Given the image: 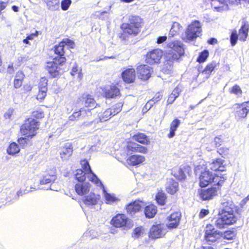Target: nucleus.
<instances>
[{
    "label": "nucleus",
    "instance_id": "obj_18",
    "mask_svg": "<svg viewBox=\"0 0 249 249\" xmlns=\"http://www.w3.org/2000/svg\"><path fill=\"white\" fill-rule=\"evenodd\" d=\"M126 149L127 151V154H131L133 152H139L145 154L146 153L147 151L146 147L140 145L134 142H128L126 145Z\"/></svg>",
    "mask_w": 249,
    "mask_h": 249
},
{
    "label": "nucleus",
    "instance_id": "obj_9",
    "mask_svg": "<svg viewBox=\"0 0 249 249\" xmlns=\"http://www.w3.org/2000/svg\"><path fill=\"white\" fill-rule=\"evenodd\" d=\"M111 224L116 227H123L124 230H128L133 226L132 221L124 214H118L114 217Z\"/></svg>",
    "mask_w": 249,
    "mask_h": 249
},
{
    "label": "nucleus",
    "instance_id": "obj_14",
    "mask_svg": "<svg viewBox=\"0 0 249 249\" xmlns=\"http://www.w3.org/2000/svg\"><path fill=\"white\" fill-rule=\"evenodd\" d=\"M73 147L70 142L65 143L60 149V157L63 161L68 160L73 153Z\"/></svg>",
    "mask_w": 249,
    "mask_h": 249
},
{
    "label": "nucleus",
    "instance_id": "obj_60",
    "mask_svg": "<svg viewBox=\"0 0 249 249\" xmlns=\"http://www.w3.org/2000/svg\"><path fill=\"white\" fill-rule=\"evenodd\" d=\"M214 144L215 147H219L221 145V139L218 137L215 138L214 140Z\"/></svg>",
    "mask_w": 249,
    "mask_h": 249
},
{
    "label": "nucleus",
    "instance_id": "obj_52",
    "mask_svg": "<svg viewBox=\"0 0 249 249\" xmlns=\"http://www.w3.org/2000/svg\"><path fill=\"white\" fill-rule=\"evenodd\" d=\"M45 1L50 8L58 5L59 3V0H45Z\"/></svg>",
    "mask_w": 249,
    "mask_h": 249
},
{
    "label": "nucleus",
    "instance_id": "obj_1",
    "mask_svg": "<svg viewBox=\"0 0 249 249\" xmlns=\"http://www.w3.org/2000/svg\"><path fill=\"white\" fill-rule=\"evenodd\" d=\"M74 45L72 41L67 38L62 41L58 46H55L54 53L57 56L53 59V61L47 62L46 65V69L53 77H55L62 72L61 71L62 70L61 67L66 61V51H69V47L73 48Z\"/></svg>",
    "mask_w": 249,
    "mask_h": 249
},
{
    "label": "nucleus",
    "instance_id": "obj_41",
    "mask_svg": "<svg viewBox=\"0 0 249 249\" xmlns=\"http://www.w3.org/2000/svg\"><path fill=\"white\" fill-rule=\"evenodd\" d=\"M166 199V195L163 192H159L156 195V200L157 202L161 205L165 204Z\"/></svg>",
    "mask_w": 249,
    "mask_h": 249
},
{
    "label": "nucleus",
    "instance_id": "obj_31",
    "mask_svg": "<svg viewBox=\"0 0 249 249\" xmlns=\"http://www.w3.org/2000/svg\"><path fill=\"white\" fill-rule=\"evenodd\" d=\"M103 188V191L104 193V197L107 201V203L108 204H111L114 202H118L120 199L116 197L114 194H111L108 193L105 189L103 185H100Z\"/></svg>",
    "mask_w": 249,
    "mask_h": 249
},
{
    "label": "nucleus",
    "instance_id": "obj_53",
    "mask_svg": "<svg viewBox=\"0 0 249 249\" xmlns=\"http://www.w3.org/2000/svg\"><path fill=\"white\" fill-rule=\"evenodd\" d=\"M153 104L152 103V101H149L145 105L144 107L142 109L143 112H146L147 110H149L151 107L153 106Z\"/></svg>",
    "mask_w": 249,
    "mask_h": 249
},
{
    "label": "nucleus",
    "instance_id": "obj_55",
    "mask_svg": "<svg viewBox=\"0 0 249 249\" xmlns=\"http://www.w3.org/2000/svg\"><path fill=\"white\" fill-rule=\"evenodd\" d=\"M226 4L237 5L240 3V0H224Z\"/></svg>",
    "mask_w": 249,
    "mask_h": 249
},
{
    "label": "nucleus",
    "instance_id": "obj_34",
    "mask_svg": "<svg viewBox=\"0 0 249 249\" xmlns=\"http://www.w3.org/2000/svg\"><path fill=\"white\" fill-rule=\"evenodd\" d=\"M156 213L157 209L154 205H150L145 208L144 213L147 217H153Z\"/></svg>",
    "mask_w": 249,
    "mask_h": 249
},
{
    "label": "nucleus",
    "instance_id": "obj_48",
    "mask_svg": "<svg viewBox=\"0 0 249 249\" xmlns=\"http://www.w3.org/2000/svg\"><path fill=\"white\" fill-rule=\"evenodd\" d=\"M238 37H239V36L237 34L236 31H234L232 32L231 34L230 38L231 45L232 46H234L236 44L237 40L238 39Z\"/></svg>",
    "mask_w": 249,
    "mask_h": 249
},
{
    "label": "nucleus",
    "instance_id": "obj_2",
    "mask_svg": "<svg viewBox=\"0 0 249 249\" xmlns=\"http://www.w3.org/2000/svg\"><path fill=\"white\" fill-rule=\"evenodd\" d=\"M220 209L218 217L214 221L215 226L217 228H224L225 226L235 223L237 217L234 212L236 211V209L230 198L226 197L222 199Z\"/></svg>",
    "mask_w": 249,
    "mask_h": 249
},
{
    "label": "nucleus",
    "instance_id": "obj_25",
    "mask_svg": "<svg viewBox=\"0 0 249 249\" xmlns=\"http://www.w3.org/2000/svg\"><path fill=\"white\" fill-rule=\"evenodd\" d=\"M210 168L214 171H224L225 166L223 165V160L221 159H217L209 164Z\"/></svg>",
    "mask_w": 249,
    "mask_h": 249
},
{
    "label": "nucleus",
    "instance_id": "obj_16",
    "mask_svg": "<svg viewBox=\"0 0 249 249\" xmlns=\"http://www.w3.org/2000/svg\"><path fill=\"white\" fill-rule=\"evenodd\" d=\"M220 186H214L207 189L202 190L200 193V197L203 200H209L217 195V190Z\"/></svg>",
    "mask_w": 249,
    "mask_h": 249
},
{
    "label": "nucleus",
    "instance_id": "obj_10",
    "mask_svg": "<svg viewBox=\"0 0 249 249\" xmlns=\"http://www.w3.org/2000/svg\"><path fill=\"white\" fill-rule=\"evenodd\" d=\"M82 170L87 174V177L89 180L94 183L97 186L102 185V183L98 178L96 175L93 173L91 169L90 166L87 160L81 161Z\"/></svg>",
    "mask_w": 249,
    "mask_h": 249
},
{
    "label": "nucleus",
    "instance_id": "obj_22",
    "mask_svg": "<svg viewBox=\"0 0 249 249\" xmlns=\"http://www.w3.org/2000/svg\"><path fill=\"white\" fill-rule=\"evenodd\" d=\"M90 189V184L89 182H78L75 185V190L79 195H84L88 193Z\"/></svg>",
    "mask_w": 249,
    "mask_h": 249
},
{
    "label": "nucleus",
    "instance_id": "obj_7",
    "mask_svg": "<svg viewBox=\"0 0 249 249\" xmlns=\"http://www.w3.org/2000/svg\"><path fill=\"white\" fill-rule=\"evenodd\" d=\"M38 126V122L36 120L32 118H28L21 127V134L26 137L32 138L36 135Z\"/></svg>",
    "mask_w": 249,
    "mask_h": 249
},
{
    "label": "nucleus",
    "instance_id": "obj_19",
    "mask_svg": "<svg viewBox=\"0 0 249 249\" xmlns=\"http://www.w3.org/2000/svg\"><path fill=\"white\" fill-rule=\"evenodd\" d=\"M99 199V195L91 193L89 195L84 196L82 200L86 205L90 208H92L93 206L97 204Z\"/></svg>",
    "mask_w": 249,
    "mask_h": 249
},
{
    "label": "nucleus",
    "instance_id": "obj_26",
    "mask_svg": "<svg viewBox=\"0 0 249 249\" xmlns=\"http://www.w3.org/2000/svg\"><path fill=\"white\" fill-rule=\"evenodd\" d=\"M249 31V24L247 22H244V24L242 25L239 30L238 35L240 40L245 41L248 36Z\"/></svg>",
    "mask_w": 249,
    "mask_h": 249
},
{
    "label": "nucleus",
    "instance_id": "obj_6",
    "mask_svg": "<svg viewBox=\"0 0 249 249\" xmlns=\"http://www.w3.org/2000/svg\"><path fill=\"white\" fill-rule=\"evenodd\" d=\"M201 31V24L199 21L195 20L188 26L182 39L186 42L192 41L199 36Z\"/></svg>",
    "mask_w": 249,
    "mask_h": 249
},
{
    "label": "nucleus",
    "instance_id": "obj_20",
    "mask_svg": "<svg viewBox=\"0 0 249 249\" xmlns=\"http://www.w3.org/2000/svg\"><path fill=\"white\" fill-rule=\"evenodd\" d=\"M137 70L138 76L141 79L146 80L151 76V70L149 66L140 65L138 67Z\"/></svg>",
    "mask_w": 249,
    "mask_h": 249
},
{
    "label": "nucleus",
    "instance_id": "obj_35",
    "mask_svg": "<svg viewBox=\"0 0 249 249\" xmlns=\"http://www.w3.org/2000/svg\"><path fill=\"white\" fill-rule=\"evenodd\" d=\"M180 123V121L178 119H175L170 124V132L168 135L169 138L173 137L175 135V131L177 130V128L178 127L179 124Z\"/></svg>",
    "mask_w": 249,
    "mask_h": 249
},
{
    "label": "nucleus",
    "instance_id": "obj_40",
    "mask_svg": "<svg viewBox=\"0 0 249 249\" xmlns=\"http://www.w3.org/2000/svg\"><path fill=\"white\" fill-rule=\"evenodd\" d=\"M181 27V26L179 23L174 22L173 23L172 27L170 30L169 36H173L179 31Z\"/></svg>",
    "mask_w": 249,
    "mask_h": 249
},
{
    "label": "nucleus",
    "instance_id": "obj_32",
    "mask_svg": "<svg viewBox=\"0 0 249 249\" xmlns=\"http://www.w3.org/2000/svg\"><path fill=\"white\" fill-rule=\"evenodd\" d=\"M82 99L86 107H91L93 109L96 107V104L95 101L91 95H84L82 97Z\"/></svg>",
    "mask_w": 249,
    "mask_h": 249
},
{
    "label": "nucleus",
    "instance_id": "obj_21",
    "mask_svg": "<svg viewBox=\"0 0 249 249\" xmlns=\"http://www.w3.org/2000/svg\"><path fill=\"white\" fill-rule=\"evenodd\" d=\"M123 80L127 83H131L135 78V71L133 68H128L122 73Z\"/></svg>",
    "mask_w": 249,
    "mask_h": 249
},
{
    "label": "nucleus",
    "instance_id": "obj_44",
    "mask_svg": "<svg viewBox=\"0 0 249 249\" xmlns=\"http://www.w3.org/2000/svg\"><path fill=\"white\" fill-rule=\"evenodd\" d=\"M209 56V52L207 50H204L199 55L197 61L199 63H202L205 61Z\"/></svg>",
    "mask_w": 249,
    "mask_h": 249
},
{
    "label": "nucleus",
    "instance_id": "obj_57",
    "mask_svg": "<svg viewBox=\"0 0 249 249\" xmlns=\"http://www.w3.org/2000/svg\"><path fill=\"white\" fill-rule=\"evenodd\" d=\"M32 116L36 118H42L43 117V113L38 111H35L32 113Z\"/></svg>",
    "mask_w": 249,
    "mask_h": 249
},
{
    "label": "nucleus",
    "instance_id": "obj_29",
    "mask_svg": "<svg viewBox=\"0 0 249 249\" xmlns=\"http://www.w3.org/2000/svg\"><path fill=\"white\" fill-rule=\"evenodd\" d=\"M178 183L174 180L169 179L166 185V190L167 192L171 194L176 193L178 190Z\"/></svg>",
    "mask_w": 249,
    "mask_h": 249
},
{
    "label": "nucleus",
    "instance_id": "obj_36",
    "mask_svg": "<svg viewBox=\"0 0 249 249\" xmlns=\"http://www.w3.org/2000/svg\"><path fill=\"white\" fill-rule=\"evenodd\" d=\"M220 237H223L224 239L227 240L232 239L236 236V232L234 231H227L224 232L220 231Z\"/></svg>",
    "mask_w": 249,
    "mask_h": 249
},
{
    "label": "nucleus",
    "instance_id": "obj_24",
    "mask_svg": "<svg viewBox=\"0 0 249 249\" xmlns=\"http://www.w3.org/2000/svg\"><path fill=\"white\" fill-rule=\"evenodd\" d=\"M212 6L218 12L227 11L229 9L227 4L224 0H211Z\"/></svg>",
    "mask_w": 249,
    "mask_h": 249
},
{
    "label": "nucleus",
    "instance_id": "obj_13",
    "mask_svg": "<svg viewBox=\"0 0 249 249\" xmlns=\"http://www.w3.org/2000/svg\"><path fill=\"white\" fill-rule=\"evenodd\" d=\"M181 216V213L179 212H175L171 214L167 218V227L169 229L177 228L179 225Z\"/></svg>",
    "mask_w": 249,
    "mask_h": 249
},
{
    "label": "nucleus",
    "instance_id": "obj_56",
    "mask_svg": "<svg viewBox=\"0 0 249 249\" xmlns=\"http://www.w3.org/2000/svg\"><path fill=\"white\" fill-rule=\"evenodd\" d=\"M181 92V89L178 87H176L173 90L171 94L175 96L176 98L178 97L179 95L180 92Z\"/></svg>",
    "mask_w": 249,
    "mask_h": 249
},
{
    "label": "nucleus",
    "instance_id": "obj_61",
    "mask_svg": "<svg viewBox=\"0 0 249 249\" xmlns=\"http://www.w3.org/2000/svg\"><path fill=\"white\" fill-rule=\"evenodd\" d=\"M161 95L158 94L157 95H156V96L155 97H154L152 99H151V100H150V101H152V103L154 104H155L156 102H158V101H159L161 99Z\"/></svg>",
    "mask_w": 249,
    "mask_h": 249
},
{
    "label": "nucleus",
    "instance_id": "obj_17",
    "mask_svg": "<svg viewBox=\"0 0 249 249\" xmlns=\"http://www.w3.org/2000/svg\"><path fill=\"white\" fill-rule=\"evenodd\" d=\"M47 85L48 80L44 77L41 78L39 83V91L36 97L37 100H42L46 96L48 90Z\"/></svg>",
    "mask_w": 249,
    "mask_h": 249
},
{
    "label": "nucleus",
    "instance_id": "obj_50",
    "mask_svg": "<svg viewBox=\"0 0 249 249\" xmlns=\"http://www.w3.org/2000/svg\"><path fill=\"white\" fill-rule=\"evenodd\" d=\"M231 92L236 95H241L242 93V91L239 86L235 85L232 87Z\"/></svg>",
    "mask_w": 249,
    "mask_h": 249
},
{
    "label": "nucleus",
    "instance_id": "obj_5",
    "mask_svg": "<svg viewBox=\"0 0 249 249\" xmlns=\"http://www.w3.org/2000/svg\"><path fill=\"white\" fill-rule=\"evenodd\" d=\"M129 23H123L121 28L123 30L122 36L125 37L126 34L129 35H136L139 32V28L141 26V18L139 16H130L129 17Z\"/></svg>",
    "mask_w": 249,
    "mask_h": 249
},
{
    "label": "nucleus",
    "instance_id": "obj_49",
    "mask_svg": "<svg viewBox=\"0 0 249 249\" xmlns=\"http://www.w3.org/2000/svg\"><path fill=\"white\" fill-rule=\"evenodd\" d=\"M71 3V0H63L61 2V8L66 11L68 9Z\"/></svg>",
    "mask_w": 249,
    "mask_h": 249
},
{
    "label": "nucleus",
    "instance_id": "obj_62",
    "mask_svg": "<svg viewBox=\"0 0 249 249\" xmlns=\"http://www.w3.org/2000/svg\"><path fill=\"white\" fill-rule=\"evenodd\" d=\"M209 213V211L208 210L202 209L199 213V217L203 218Z\"/></svg>",
    "mask_w": 249,
    "mask_h": 249
},
{
    "label": "nucleus",
    "instance_id": "obj_12",
    "mask_svg": "<svg viewBox=\"0 0 249 249\" xmlns=\"http://www.w3.org/2000/svg\"><path fill=\"white\" fill-rule=\"evenodd\" d=\"M166 233V230L164 224H156L150 228L149 236L152 239H156L163 236Z\"/></svg>",
    "mask_w": 249,
    "mask_h": 249
},
{
    "label": "nucleus",
    "instance_id": "obj_39",
    "mask_svg": "<svg viewBox=\"0 0 249 249\" xmlns=\"http://www.w3.org/2000/svg\"><path fill=\"white\" fill-rule=\"evenodd\" d=\"M174 177L178 180H182L185 178V175L183 171L180 168H175L173 171Z\"/></svg>",
    "mask_w": 249,
    "mask_h": 249
},
{
    "label": "nucleus",
    "instance_id": "obj_54",
    "mask_svg": "<svg viewBox=\"0 0 249 249\" xmlns=\"http://www.w3.org/2000/svg\"><path fill=\"white\" fill-rule=\"evenodd\" d=\"M24 78V74L22 71H19L17 72L15 79H19V80L23 81Z\"/></svg>",
    "mask_w": 249,
    "mask_h": 249
},
{
    "label": "nucleus",
    "instance_id": "obj_59",
    "mask_svg": "<svg viewBox=\"0 0 249 249\" xmlns=\"http://www.w3.org/2000/svg\"><path fill=\"white\" fill-rule=\"evenodd\" d=\"M142 232V228L141 227H137L134 230V236L136 237H138L140 235H141Z\"/></svg>",
    "mask_w": 249,
    "mask_h": 249
},
{
    "label": "nucleus",
    "instance_id": "obj_46",
    "mask_svg": "<svg viewBox=\"0 0 249 249\" xmlns=\"http://www.w3.org/2000/svg\"><path fill=\"white\" fill-rule=\"evenodd\" d=\"M81 71V69H79L77 66L73 67L71 73L73 76L77 74V77L80 80L82 78Z\"/></svg>",
    "mask_w": 249,
    "mask_h": 249
},
{
    "label": "nucleus",
    "instance_id": "obj_47",
    "mask_svg": "<svg viewBox=\"0 0 249 249\" xmlns=\"http://www.w3.org/2000/svg\"><path fill=\"white\" fill-rule=\"evenodd\" d=\"M93 109V108H89L88 107H87V108H81L79 111L81 113V116L83 117H86L91 115V110Z\"/></svg>",
    "mask_w": 249,
    "mask_h": 249
},
{
    "label": "nucleus",
    "instance_id": "obj_28",
    "mask_svg": "<svg viewBox=\"0 0 249 249\" xmlns=\"http://www.w3.org/2000/svg\"><path fill=\"white\" fill-rule=\"evenodd\" d=\"M55 170L51 171V174H46L40 180V184H47L53 182L56 179Z\"/></svg>",
    "mask_w": 249,
    "mask_h": 249
},
{
    "label": "nucleus",
    "instance_id": "obj_33",
    "mask_svg": "<svg viewBox=\"0 0 249 249\" xmlns=\"http://www.w3.org/2000/svg\"><path fill=\"white\" fill-rule=\"evenodd\" d=\"M133 139L136 141L143 144H148L150 143L149 140L147 137L143 133H139L133 136Z\"/></svg>",
    "mask_w": 249,
    "mask_h": 249
},
{
    "label": "nucleus",
    "instance_id": "obj_45",
    "mask_svg": "<svg viewBox=\"0 0 249 249\" xmlns=\"http://www.w3.org/2000/svg\"><path fill=\"white\" fill-rule=\"evenodd\" d=\"M122 107L123 104L121 103H119L113 106L112 108H110V109L112 110L113 116L120 112L122 110Z\"/></svg>",
    "mask_w": 249,
    "mask_h": 249
},
{
    "label": "nucleus",
    "instance_id": "obj_23",
    "mask_svg": "<svg viewBox=\"0 0 249 249\" xmlns=\"http://www.w3.org/2000/svg\"><path fill=\"white\" fill-rule=\"evenodd\" d=\"M104 93L107 98H113L119 94L120 90L116 86H107L105 88Z\"/></svg>",
    "mask_w": 249,
    "mask_h": 249
},
{
    "label": "nucleus",
    "instance_id": "obj_63",
    "mask_svg": "<svg viewBox=\"0 0 249 249\" xmlns=\"http://www.w3.org/2000/svg\"><path fill=\"white\" fill-rule=\"evenodd\" d=\"M177 98H176L175 96H174L173 95H172L171 94L168 97V99L167 100V103L168 104H172L174 101L175 100V99H176Z\"/></svg>",
    "mask_w": 249,
    "mask_h": 249
},
{
    "label": "nucleus",
    "instance_id": "obj_58",
    "mask_svg": "<svg viewBox=\"0 0 249 249\" xmlns=\"http://www.w3.org/2000/svg\"><path fill=\"white\" fill-rule=\"evenodd\" d=\"M22 84V81L19 80V79H15L14 85L15 88H20Z\"/></svg>",
    "mask_w": 249,
    "mask_h": 249
},
{
    "label": "nucleus",
    "instance_id": "obj_42",
    "mask_svg": "<svg viewBox=\"0 0 249 249\" xmlns=\"http://www.w3.org/2000/svg\"><path fill=\"white\" fill-rule=\"evenodd\" d=\"M217 64L216 62L213 61L210 64H209L203 71V73H205L208 75L214 70V68L216 67Z\"/></svg>",
    "mask_w": 249,
    "mask_h": 249
},
{
    "label": "nucleus",
    "instance_id": "obj_8",
    "mask_svg": "<svg viewBox=\"0 0 249 249\" xmlns=\"http://www.w3.org/2000/svg\"><path fill=\"white\" fill-rule=\"evenodd\" d=\"M235 119L239 121L246 117L249 112V101L242 104H235L233 106Z\"/></svg>",
    "mask_w": 249,
    "mask_h": 249
},
{
    "label": "nucleus",
    "instance_id": "obj_3",
    "mask_svg": "<svg viewBox=\"0 0 249 249\" xmlns=\"http://www.w3.org/2000/svg\"><path fill=\"white\" fill-rule=\"evenodd\" d=\"M169 50L167 51L165 59L161 71L166 74H170L173 71V61L177 60L184 53L182 44L179 41H175L169 43Z\"/></svg>",
    "mask_w": 249,
    "mask_h": 249
},
{
    "label": "nucleus",
    "instance_id": "obj_51",
    "mask_svg": "<svg viewBox=\"0 0 249 249\" xmlns=\"http://www.w3.org/2000/svg\"><path fill=\"white\" fill-rule=\"evenodd\" d=\"M81 116V113L79 111H75L73 114L70 115L69 117V120L70 121H76L77 120L78 118Z\"/></svg>",
    "mask_w": 249,
    "mask_h": 249
},
{
    "label": "nucleus",
    "instance_id": "obj_27",
    "mask_svg": "<svg viewBox=\"0 0 249 249\" xmlns=\"http://www.w3.org/2000/svg\"><path fill=\"white\" fill-rule=\"evenodd\" d=\"M142 207V206L140 202L135 201L127 205L126 210L127 213L133 215L137 212H139L141 209Z\"/></svg>",
    "mask_w": 249,
    "mask_h": 249
},
{
    "label": "nucleus",
    "instance_id": "obj_11",
    "mask_svg": "<svg viewBox=\"0 0 249 249\" xmlns=\"http://www.w3.org/2000/svg\"><path fill=\"white\" fill-rule=\"evenodd\" d=\"M220 231L215 230L212 225H207L206 227L204 238L209 244L216 241L217 239L220 238Z\"/></svg>",
    "mask_w": 249,
    "mask_h": 249
},
{
    "label": "nucleus",
    "instance_id": "obj_4",
    "mask_svg": "<svg viewBox=\"0 0 249 249\" xmlns=\"http://www.w3.org/2000/svg\"><path fill=\"white\" fill-rule=\"evenodd\" d=\"M198 166L197 170H200L199 176V185L201 187H205L211 183H213V186H221L224 181V178L211 172L204 165Z\"/></svg>",
    "mask_w": 249,
    "mask_h": 249
},
{
    "label": "nucleus",
    "instance_id": "obj_64",
    "mask_svg": "<svg viewBox=\"0 0 249 249\" xmlns=\"http://www.w3.org/2000/svg\"><path fill=\"white\" fill-rule=\"evenodd\" d=\"M167 39L166 36H160L157 38V42L158 44H160L164 42Z\"/></svg>",
    "mask_w": 249,
    "mask_h": 249
},
{
    "label": "nucleus",
    "instance_id": "obj_37",
    "mask_svg": "<svg viewBox=\"0 0 249 249\" xmlns=\"http://www.w3.org/2000/svg\"><path fill=\"white\" fill-rule=\"evenodd\" d=\"M76 179L79 182H84L87 177V174L82 169H77L75 174Z\"/></svg>",
    "mask_w": 249,
    "mask_h": 249
},
{
    "label": "nucleus",
    "instance_id": "obj_38",
    "mask_svg": "<svg viewBox=\"0 0 249 249\" xmlns=\"http://www.w3.org/2000/svg\"><path fill=\"white\" fill-rule=\"evenodd\" d=\"M19 148L15 142L11 143L7 148V152L9 155H13L19 152Z\"/></svg>",
    "mask_w": 249,
    "mask_h": 249
},
{
    "label": "nucleus",
    "instance_id": "obj_15",
    "mask_svg": "<svg viewBox=\"0 0 249 249\" xmlns=\"http://www.w3.org/2000/svg\"><path fill=\"white\" fill-rule=\"evenodd\" d=\"M163 55V52L160 49H155L146 55V60L150 64L158 63Z\"/></svg>",
    "mask_w": 249,
    "mask_h": 249
},
{
    "label": "nucleus",
    "instance_id": "obj_30",
    "mask_svg": "<svg viewBox=\"0 0 249 249\" xmlns=\"http://www.w3.org/2000/svg\"><path fill=\"white\" fill-rule=\"evenodd\" d=\"M145 160V158L143 156L134 155L130 156L127 159L128 163L132 165H136L142 163Z\"/></svg>",
    "mask_w": 249,
    "mask_h": 249
},
{
    "label": "nucleus",
    "instance_id": "obj_43",
    "mask_svg": "<svg viewBox=\"0 0 249 249\" xmlns=\"http://www.w3.org/2000/svg\"><path fill=\"white\" fill-rule=\"evenodd\" d=\"M111 116H113V113L112 110L108 108L103 113L102 116L100 117V121H106L110 118Z\"/></svg>",
    "mask_w": 249,
    "mask_h": 249
}]
</instances>
